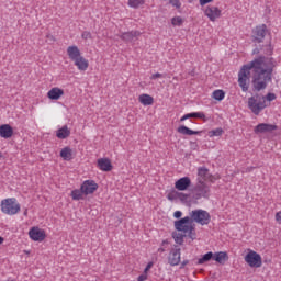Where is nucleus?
I'll return each mask as SVG.
<instances>
[{
	"label": "nucleus",
	"mask_w": 281,
	"mask_h": 281,
	"mask_svg": "<svg viewBox=\"0 0 281 281\" xmlns=\"http://www.w3.org/2000/svg\"><path fill=\"white\" fill-rule=\"evenodd\" d=\"M267 100L268 102H273V100H276V93L269 92L266 97L256 94L255 97L248 98V109L251 110L254 115H260V113L267 109Z\"/></svg>",
	"instance_id": "1"
},
{
	"label": "nucleus",
	"mask_w": 281,
	"mask_h": 281,
	"mask_svg": "<svg viewBox=\"0 0 281 281\" xmlns=\"http://www.w3.org/2000/svg\"><path fill=\"white\" fill-rule=\"evenodd\" d=\"M271 71H259L252 77V89L254 91H262L267 89V85L271 82Z\"/></svg>",
	"instance_id": "2"
},
{
	"label": "nucleus",
	"mask_w": 281,
	"mask_h": 281,
	"mask_svg": "<svg viewBox=\"0 0 281 281\" xmlns=\"http://www.w3.org/2000/svg\"><path fill=\"white\" fill-rule=\"evenodd\" d=\"M1 210L3 214H8L9 216H14V214H19L21 212V204L16 203V199L9 198L2 200Z\"/></svg>",
	"instance_id": "3"
},
{
	"label": "nucleus",
	"mask_w": 281,
	"mask_h": 281,
	"mask_svg": "<svg viewBox=\"0 0 281 281\" xmlns=\"http://www.w3.org/2000/svg\"><path fill=\"white\" fill-rule=\"evenodd\" d=\"M192 199L193 201H199V199H210V186L199 179V182L193 188Z\"/></svg>",
	"instance_id": "4"
},
{
	"label": "nucleus",
	"mask_w": 281,
	"mask_h": 281,
	"mask_svg": "<svg viewBox=\"0 0 281 281\" xmlns=\"http://www.w3.org/2000/svg\"><path fill=\"white\" fill-rule=\"evenodd\" d=\"M191 221L199 225H210L212 216L204 210H194L191 212Z\"/></svg>",
	"instance_id": "5"
},
{
	"label": "nucleus",
	"mask_w": 281,
	"mask_h": 281,
	"mask_svg": "<svg viewBox=\"0 0 281 281\" xmlns=\"http://www.w3.org/2000/svg\"><path fill=\"white\" fill-rule=\"evenodd\" d=\"M245 262H247V265H249V267L258 269L260 267H262V257L260 256V254L250 250L244 258Z\"/></svg>",
	"instance_id": "6"
},
{
	"label": "nucleus",
	"mask_w": 281,
	"mask_h": 281,
	"mask_svg": "<svg viewBox=\"0 0 281 281\" xmlns=\"http://www.w3.org/2000/svg\"><path fill=\"white\" fill-rule=\"evenodd\" d=\"M250 82H251V71L238 72V85L244 93H247V91H249Z\"/></svg>",
	"instance_id": "7"
},
{
	"label": "nucleus",
	"mask_w": 281,
	"mask_h": 281,
	"mask_svg": "<svg viewBox=\"0 0 281 281\" xmlns=\"http://www.w3.org/2000/svg\"><path fill=\"white\" fill-rule=\"evenodd\" d=\"M265 36H267V24H261L254 29L252 31L254 43H262V41H265Z\"/></svg>",
	"instance_id": "8"
},
{
	"label": "nucleus",
	"mask_w": 281,
	"mask_h": 281,
	"mask_svg": "<svg viewBox=\"0 0 281 281\" xmlns=\"http://www.w3.org/2000/svg\"><path fill=\"white\" fill-rule=\"evenodd\" d=\"M251 69H254L255 71H262V56L241 66L240 71H251Z\"/></svg>",
	"instance_id": "9"
},
{
	"label": "nucleus",
	"mask_w": 281,
	"mask_h": 281,
	"mask_svg": "<svg viewBox=\"0 0 281 281\" xmlns=\"http://www.w3.org/2000/svg\"><path fill=\"white\" fill-rule=\"evenodd\" d=\"M170 267H177L181 262V248H172L168 255Z\"/></svg>",
	"instance_id": "10"
},
{
	"label": "nucleus",
	"mask_w": 281,
	"mask_h": 281,
	"mask_svg": "<svg viewBox=\"0 0 281 281\" xmlns=\"http://www.w3.org/2000/svg\"><path fill=\"white\" fill-rule=\"evenodd\" d=\"M204 16H207V19L214 23L216 19H221V9H218V7L207 5L204 9Z\"/></svg>",
	"instance_id": "11"
},
{
	"label": "nucleus",
	"mask_w": 281,
	"mask_h": 281,
	"mask_svg": "<svg viewBox=\"0 0 281 281\" xmlns=\"http://www.w3.org/2000/svg\"><path fill=\"white\" fill-rule=\"evenodd\" d=\"M190 216L182 217L175 222V228L177 232H183V234H188V229H192L190 227Z\"/></svg>",
	"instance_id": "12"
},
{
	"label": "nucleus",
	"mask_w": 281,
	"mask_h": 281,
	"mask_svg": "<svg viewBox=\"0 0 281 281\" xmlns=\"http://www.w3.org/2000/svg\"><path fill=\"white\" fill-rule=\"evenodd\" d=\"M273 131H278V125L269 123H260L254 128L256 135H260V133H273Z\"/></svg>",
	"instance_id": "13"
},
{
	"label": "nucleus",
	"mask_w": 281,
	"mask_h": 281,
	"mask_svg": "<svg viewBox=\"0 0 281 281\" xmlns=\"http://www.w3.org/2000/svg\"><path fill=\"white\" fill-rule=\"evenodd\" d=\"M29 236L31 240H34L35 243H43L45 240V231L41 229L38 227H33L29 232Z\"/></svg>",
	"instance_id": "14"
},
{
	"label": "nucleus",
	"mask_w": 281,
	"mask_h": 281,
	"mask_svg": "<svg viewBox=\"0 0 281 281\" xmlns=\"http://www.w3.org/2000/svg\"><path fill=\"white\" fill-rule=\"evenodd\" d=\"M99 186L94 180H86L81 184V190H83V194L87 196L89 194H93L95 190H98Z\"/></svg>",
	"instance_id": "15"
},
{
	"label": "nucleus",
	"mask_w": 281,
	"mask_h": 281,
	"mask_svg": "<svg viewBox=\"0 0 281 281\" xmlns=\"http://www.w3.org/2000/svg\"><path fill=\"white\" fill-rule=\"evenodd\" d=\"M190 186H192L190 177H182L175 182V188L179 190V192H186Z\"/></svg>",
	"instance_id": "16"
},
{
	"label": "nucleus",
	"mask_w": 281,
	"mask_h": 281,
	"mask_svg": "<svg viewBox=\"0 0 281 281\" xmlns=\"http://www.w3.org/2000/svg\"><path fill=\"white\" fill-rule=\"evenodd\" d=\"M97 166L102 172H111V170H113V164H111V159L109 158H99Z\"/></svg>",
	"instance_id": "17"
},
{
	"label": "nucleus",
	"mask_w": 281,
	"mask_h": 281,
	"mask_svg": "<svg viewBox=\"0 0 281 281\" xmlns=\"http://www.w3.org/2000/svg\"><path fill=\"white\" fill-rule=\"evenodd\" d=\"M276 65H278L277 61H274L271 57H265L262 56V68L261 71H273L276 68Z\"/></svg>",
	"instance_id": "18"
},
{
	"label": "nucleus",
	"mask_w": 281,
	"mask_h": 281,
	"mask_svg": "<svg viewBox=\"0 0 281 281\" xmlns=\"http://www.w3.org/2000/svg\"><path fill=\"white\" fill-rule=\"evenodd\" d=\"M12 135H14V128H12L10 124L0 125V137L3 139H10Z\"/></svg>",
	"instance_id": "19"
},
{
	"label": "nucleus",
	"mask_w": 281,
	"mask_h": 281,
	"mask_svg": "<svg viewBox=\"0 0 281 281\" xmlns=\"http://www.w3.org/2000/svg\"><path fill=\"white\" fill-rule=\"evenodd\" d=\"M140 33L137 31H131L125 32L121 35L122 41H125L126 43H133V41H137V36H139Z\"/></svg>",
	"instance_id": "20"
},
{
	"label": "nucleus",
	"mask_w": 281,
	"mask_h": 281,
	"mask_svg": "<svg viewBox=\"0 0 281 281\" xmlns=\"http://www.w3.org/2000/svg\"><path fill=\"white\" fill-rule=\"evenodd\" d=\"M61 95H65V91L60 88H53L47 93L49 100H60Z\"/></svg>",
	"instance_id": "21"
},
{
	"label": "nucleus",
	"mask_w": 281,
	"mask_h": 281,
	"mask_svg": "<svg viewBox=\"0 0 281 281\" xmlns=\"http://www.w3.org/2000/svg\"><path fill=\"white\" fill-rule=\"evenodd\" d=\"M213 260L218 262V265H224L227 262V260H229V256L225 251L215 252L213 254Z\"/></svg>",
	"instance_id": "22"
},
{
	"label": "nucleus",
	"mask_w": 281,
	"mask_h": 281,
	"mask_svg": "<svg viewBox=\"0 0 281 281\" xmlns=\"http://www.w3.org/2000/svg\"><path fill=\"white\" fill-rule=\"evenodd\" d=\"M74 63L80 71H86L89 67V61L82 55L75 59Z\"/></svg>",
	"instance_id": "23"
},
{
	"label": "nucleus",
	"mask_w": 281,
	"mask_h": 281,
	"mask_svg": "<svg viewBox=\"0 0 281 281\" xmlns=\"http://www.w3.org/2000/svg\"><path fill=\"white\" fill-rule=\"evenodd\" d=\"M67 55L70 58V60H76L78 58H80V49L78 48V46H69L67 48Z\"/></svg>",
	"instance_id": "24"
},
{
	"label": "nucleus",
	"mask_w": 281,
	"mask_h": 281,
	"mask_svg": "<svg viewBox=\"0 0 281 281\" xmlns=\"http://www.w3.org/2000/svg\"><path fill=\"white\" fill-rule=\"evenodd\" d=\"M177 131L180 133V135H201L202 133L201 131L190 130L186 125H180Z\"/></svg>",
	"instance_id": "25"
},
{
	"label": "nucleus",
	"mask_w": 281,
	"mask_h": 281,
	"mask_svg": "<svg viewBox=\"0 0 281 281\" xmlns=\"http://www.w3.org/2000/svg\"><path fill=\"white\" fill-rule=\"evenodd\" d=\"M199 179H201V181H207V179H210V169L205 168V167H200L198 169V183H199Z\"/></svg>",
	"instance_id": "26"
},
{
	"label": "nucleus",
	"mask_w": 281,
	"mask_h": 281,
	"mask_svg": "<svg viewBox=\"0 0 281 281\" xmlns=\"http://www.w3.org/2000/svg\"><path fill=\"white\" fill-rule=\"evenodd\" d=\"M70 135L71 131L69 130V127H67V125H64L56 133V137H58V139H67V137H69Z\"/></svg>",
	"instance_id": "27"
},
{
	"label": "nucleus",
	"mask_w": 281,
	"mask_h": 281,
	"mask_svg": "<svg viewBox=\"0 0 281 281\" xmlns=\"http://www.w3.org/2000/svg\"><path fill=\"white\" fill-rule=\"evenodd\" d=\"M138 100H139L140 104H143L144 106H150V105H153V102H155V99L153 97H150L149 94H140L138 97Z\"/></svg>",
	"instance_id": "28"
},
{
	"label": "nucleus",
	"mask_w": 281,
	"mask_h": 281,
	"mask_svg": "<svg viewBox=\"0 0 281 281\" xmlns=\"http://www.w3.org/2000/svg\"><path fill=\"white\" fill-rule=\"evenodd\" d=\"M60 157L64 161H71L72 159V150L71 147H64L60 150Z\"/></svg>",
	"instance_id": "29"
},
{
	"label": "nucleus",
	"mask_w": 281,
	"mask_h": 281,
	"mask_svg": "<svg viewBox=\"0 0 281 281\" xmlns=\"http://www.w3.org/2000/svg\"><path fill=\"white\" fill-rule=\"evenodd\" d=\"M85 194V191L82 190V187L80 189H75L71 191L70 196L72 201H82L85 198L82 196Z\"/></svg>",
	"instance_id": "30"
},
{
	"label": "nucleus",
	"mask_w": 281,
	"mask_h": 281,
	"mask_svg": "<svg viewBox=\"0 0 281 281\" xmlns=\"http://www.w3.org/2000/svg\"><path fill=\"white\" fill-rule=\"evenodd\" d=\"M210 260H214V252L212 251L206 252L200 259H198L196 265H205V262H210Z\"/></svg>",
	"instance_id": "31"
},
{
	"label": "nucleus",
	"mask_w": 281,
	"mask_h": 281,
	"mask_svg": "<svg viewBox=\"0 0 281 281\" xmlns=\"http://www.w3.org/2000/svg\"><path fill=\"white\" fill-rule=\"evenodd\" d=\"M186 233H172V238L177 245H183V238H186Z\"/></svg>",
	"instance_id": "32"
},
{
	"label": "nucleus",
	"mask_w": 281,
	"mask_h": 281,
	"mask_svg": "<svg viewBox=\"0 0 281 281\" xmlns=\"http://www.w3.org/2000/svg\"><path fill=\"white\" fill-rule=\"evenodd\" d=\"M212 98L214 100H217V102H222V100H225V91L215 90V91H213Z\"/></svg>",
	"instance_id": "33"
},
{
	"label": "nucleus",
	"mask_w": 281,
	"mask_h": 281,
	"mask_svg": "<svg viewBox=\"0 0 281 281\" xmlns=\"http://www.w3.org/2000/svg\"><path fill=\"white\" fill-rule=\"evenodd\" d=\"M223 133H224L223 127H217L215 130L209 131V137H221Z\"/></svg>",
	"instance_id": "34"
},
{
	"label": "nucleus",
	"mask_w": 281,
	"mask_h": 281,
	"mask_svg": "<svg viewBox=\"0 0 281 281\" xmlns=\"http://www.w3.org/2000/svg\"><path fill=\"white\" fill-rule=\"evenodd\" d=\"M189 227L190 229H188L186 236H188V238H191V240H196V231L194 229V226L190 225Z\"/></svg>",
	"instance_id": "35"
},
{
	"label": "nucleus",
	"mask_w": 281,
	"mask_h": 281,
	"mask_svg": "<svg viewBox=\"0 0 281 281\" xmlns=\"http://www.w3.org/2000/svg\"><path fill=\"white\" fill-rule=\"evenodd\" d=\"M145 0H128L130 8H139V5H144Z\"/></svg>",
	"instance_id": "36"
},
{
	"label": "nucleus",
	"mask_w": 281,
	"mask_h": 281,
	"mask_svg": "<svg viewBox=\"0 0 281 281\" xmlns=\"http://www.w3.org/2000/svg\"><path fill=\"white\" fill-rule=\"evenodd\" d=\"M168 201H177L179 199V192L178 191H170L167 195Z\"/></svg>",
	"instance_id": "37"
},
{
	"label": "nucleus",
	"mask_w": 281,
	"mask_h": 281,
	"mask_svg": "<svg viewBox=\"0 0 281 281\" xmlns=\"http://www.w3.org/2000/svg\"><path fill=\"white\" fill-rule=\"evenodd\" d=\"M171 24L177 25V26H181L183 24V19H181V16L172 18Z\"/></svg>",
	"instance_id": "38"
},
{
	"label": "nucleus",
	"mask_w": 281,
	"mask_h": 281,
	"mask_svg": "<svg viewBox=\"0 0 281 281\" xmlns=\"http://www.w3.org/2000/svg\"><path fill=\"white\" fill-rule=\"evenodd\" d=\"M178 199L182 203H186V201H188V199H190V194L178 192Z\"/></svg>",
	"instance_id": "39"
},
{
	"label": "nucleus",
	"mask_w": 281,
	"mask_h": 281,
	"mask_svg": "<svg viewBox=\"0 0 281 281\" xmlns=\"http://www.w3.org/2000/svg\"><path fill=\"white\" fill-rule=\"evenodd\" d=\"M166 245H170V241H168V239L162 240L161 247L158 248V254H164L166 251Z\"/></svg>",
	"instance_id": "40"
},
{
	"label": "nucleus",
	"mask_w": 281,
	"mask_h": 281,
	"mask_svg": "<svg viewBox=\"0 0 281 281\" xmlns=\"http://www.w3.org/2000/svg\"><path fill=\"white\" fill-rule=\"evenodd\" d=\"M265 54H267V56H271V54H273V48H271V44H268L265 46Z\"/></svg>",
	"instance_id": "41"
},
{
	"label": "nucleus",
	"mask_w": 281,
	"mask_h": 281,
	"mask_svg": "<svg viewBox=\"0 0 281 281\" xmlns=\"http://www.w3.org/2000/svg\"><path fill=\"white\" fill-rule=\"evenodd\" d=\"M190 117H195V116H194V112L184 114V115L180 119V122H186V120H190Z\"/></svg>",
	"instance_id": "42"
},
{
	"label": "nucleus",
	"mask_w": 281,
	"mask_h": 281,
	"mask_svg": "<svg viewBox=\"0 0 281 281\" xmlns=\"http://www.w3.org/2000/svg\"><path fill=\"white\" fill-rule=\"evenodd\" d=\"M81 37H82L85 41H89V38H91V32L85 31V32L81 34Z\"/></svg>",
	"instance_id": "43"
},
{
	"label": "nucleus",
	"mask_w": 281,
	"mask_h": 281,
	"mask_svg": "<svg viewBox=\"0 0 281 281\" xmlns=\"http://www.w3.org/2000/svg\"><path fill=\"white\" fill-rule=\"evenodd\" d=\"M153 265H154L153 261H149V262L147 263V266L145 267L143 273H145V274L148 276V271H150V269H153Z\"/></svg>",
	"instance_id": "44"
},
{
	"label": "nucleus",
	"mask_w": 281,
	"mask_h": 281,
	"mask_svg": "<svg viewBox=\"0 0 281 281\" xmlns=\"http://www.w3.org/2000/svg\"><path fill=\"white\" fill-rule=\"evenodd\" d=\"M194 116L205 121V113L203 112H194Z\"/></svg>",
	"instance_id": "45"
},
{
	"label": "nucleus",
	"mask_w": 281,
	"mask_h": 281,
	"mask_svg": "<svg viewBox=\"0 0 281 281\" xmlns=\"http://www.w3.org/2000/svg\"><path fill=\"white\" fill-rule=\"evenodd\" d=\"M170 3L175 8H181V2H179V0H170Z\"/></svg>",
	"instance_id": "46"
},
{
	"label": "nucleus",
	"mask_w": 281,
	"mask_h": 281,
	"mask_svg": "<svg viewBox=\"0 0 281 281\" xmlns=\"http://www.w3.org/2000/svg\"><path fill=\"white\" fill-rule=\"evenodd\" d=\"M157 78H164V75H161L160 72H156L151 75L150 80H157Z\"/></svg>",
	"instance_id": "47"
},
{
	"label": "nucleus",
	"mask_w": 281,
	"mask_h": 281,
	"mask_svg": "<svg viewBox=\"0 0 281 281\" xmlns=\"http://www.w3.org/2000/svg\"><path fill=\"white\" fill-rule=\"evenodd\" d=\"M190 148L191 150H196L199 148V144H196V142H190Z\"/></svg>",
	"instance_id": "48"
},
{
	"label": "nucleus",
	"mask_w": 281,
	"mask_h": 281,
	"mask_svg": "<svg viewBox=\"0 0 281 281\" xmlns=\"http://www.w3.org/2000/svg\"><path fill=\"white\" fill-rule=\"evenodd\" d=\"M145 280H148V274L143 272L140 276H138V281H145Z\"/></svg>",
	"instance_id": "49"
},
{
	"label": "nucleus",
	"mask_w": 281,
	"mask_h": 281,
	"mask_svg": "<svg viewBox=\"0 0 281 281\" xmlns=\"http://www.w3.org/2000/svg\"><path fill=\"white\" fill-rule=\"evenodd\" d=\"M214 0H199L200 5H207V3H212Z\"/></svg>",
	"instance_id": "50"
},
{
	"label": "nucleus",
	"mask_w": 281,
	"mask_h": 281,
	"mask_svg": "<svg viewBox=\"0 0 281 281\" xmlns=\"http://www.w3.org/2000/svg\"><path fill=\"white\" fill-rule=\"evenodd\" d=\"M173 216H175V218H181V216H183V213L181 211H176L173 213Z\"/></svg>",
	"instance_id": "51"
},
{
	"label": "nucleus",
	"mask_w": 281,
	"mask_h": 281,
	"mask_svg": "<svg viewBox=\"0 0 281 281\" xmlns=\"http://www.w3.org/2000/svg\"><path fill=\"white\" fill-rule=\"evenodd\" d=\"M276 221L281 223V211L276 214Z\"/></svg>",
	"instance_id": "52"
},
{
	"label": "nucleus",
	"mask_w": 281,
	"mask_h": 281,
	"mask_svg": "<svg viewBox=\"0 0 281 281\" xmlns=\"http://www.w3.org/2000/svg\"><path fill=\"white\" fill-rule=\"evenodd\" d=\"M189 262H190L189 260H183L181 262L180 269H183L186 267V265H189Z\"/></svg>",
	"instance_id": "53"
},
{
	"label": "nucleus",
	"mask_w": 281,
	"mask_h": 281,
	"mask_svg": "<svg viewBox=\"0 0 281 281\" xmlns=\"http://www.w3.org/2000/svg\"><path fill=\"white\" fill-rule=\"evenodd\" d=\"M252 54H260V48H255V49L252 50Z\"/></svg>",
	"instance_id": "54"
},
{
	"label": "nucleus",
	"mask_w": 281,
	"mask_h": 281,
	"mask_svg": "<svg viewBox=\"0 0 281 281\" xmlns=\"http://www.w3.org/2000/svg\"><path fill=\"white\" fill-rule=\"evenodd\" d=\"M252 169H254V167H248V168H246V172H251Z\"/></svg>",
	"instance_id": "55"
},
{
	"label": "nucleus",
	"mask_w": 281,
	"mask_h": 281,
	"mask_svg": "<svg viewBox=\"0 0 281 281\" xmlns=\"http://www.w3.org/2000/svg\"><path fill=\"white\" fill-rule=\"evenodd\" d=\"M3 237L0 236V245H3Z\"/></svg>",
	"instance_id": "56"
},
{
	"label": "nucleus",
	"mask_w": 281,
	"mask_h": 281,
	"mask_svg": "<svg viewBox=\"0 0 281 281\" xmlns=\"http://www.w3.org/2000/svg\"><path fill=\"white\" fill-rule=\"evenodd\" d=\"M190 75H191V76H195V72H194V71H192V72H190Z\"/></svg>",
	"instance_id": "57"
},
{
	"label": "nucleus",
	"mask_w": 281,
	"mask_h": 281,
	"mask_svg": "<svg viewBox=\"0 0 281 281\" xmlns=\"http://www.w3.org/2000/svg\"><path fill=\"white\" fill-rule=\"evenodd\" d=\"M0 157H2V156H1V153H0Z\"/></svg>",
	"instance_id": "58"
}]
</instances>
